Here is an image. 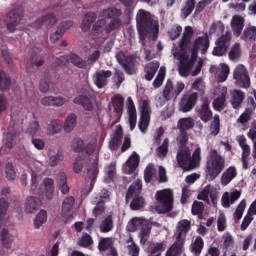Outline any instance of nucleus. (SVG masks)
<instances>
[{
	"label": "nucleus",
	"mask_w": 256,
	"mask_h": 256,
	"mask_svg": "<svg viewBox=\"0 0 256 256\" xmlns=\"http://www.w3.org/2000/svg\"><path fill=\"white\" fill-rule=\"evenodd\" d=\"M23 17H25V12L20 7L13 8L4 16V25L8 33L17 31V26L21 24Z\"/></svg>",
	"instance_id": "0eeeda50"
},
{
	"label": "nucleus",
	"mask_w": 256,
	"mask_h": 256,
	"mask_svg": "<svg viewBox=\"0 0 256 256\" xmlns=\"http://www.w3.org/2000/svg\"><path fill=\"white\" fill-rule=\"evenodd\" d=\"M77 125V115L70 114L66 118V121L64 123V131L66 133H71L73 129H75V126Z\"/></svg>",
	"instance_id": "c03bdc74"
},
{
	"label": "nucleus",
	"mask_w": 256,
	"mask_h": 256,
	"mask_svg": "<svg viewBox=\"0 0 256 256\" xmlns=\"http://www.w3.org/2000/svg\"><path fill=\"white\" fill-rule=\"evenodd\" d=\"M155 166L153 164H148L144 170V181L145 183H151L153 177H155Z\"/></svg>",
	"instance_id": "4d7b16f0"
},
{
	"label": "nucleus",
	"mask_w": 256,
	"mask_h": 256,
	"mask_svg": "<svg viewBox=\"0 0 256 256\" xmlns=\"http://www.w3.org/2000/svg\"><path fill=\"white\" fill-rule=\"evenodd\" d=\"M5 175L7 181H15V177H17V172H15V167L13 163L8 162L5 167Z\"/></svg>",
	"instance_id": "052dcab7"
},
{
	"label": "nucleus",
	"mask_w": 256,
	"mask_h": 256,
	"mask_svg": "<svg viewBox=\"0 0 256 256\" xmlns=\"http://www.w3.org/2000/svg\"><path fill=\"white\" fill-rule=\"evenodd\" d=\"M111 248H113V244L111 243L110 238H101L98 243V249L99 251H109Z\"/></svg>",
	"instance_id": "69168bd1"
},
{
	"label": "nucleus",
	"mask_w": 256,
	"mask_h": 256,
	"mask_svg": "<svg viewBox=\"0 0 256 256\" xmlns=\"http://www.w3.org/2000/svg\"><path fill=\"white\" fill-rule=\"evenodd\" d=\"M156 153L160 159H165L169 153V138H165L163 143L156 149Z\"/></svg>",
	"instance_id": "49530a36"
},
{
	"label": "nucleus",
	"mask_w": 256,
	"mask_h": 256,
	"mask_svg": "<svg viewBox=\"0 0 256 256\" xmlns=\"http://www.w3.org/2000/svg\"><path fill=\"white\" fill-rule=\"evenodd\" d=\"M98 175L99 168L97 167V162H94L87 170V177L90 178L92 187L95 185Z\"/></svg>",
	"instance_id": "de8ad7c7"
},
{
	"label": "nucleus",
	"mask_w": 256,
	"mask_h": 256,
	"mask_svg": "<svg viewBox=\"0 0 256 256\" xmlns=\"http://www.w3.org/2000/svg\"><path fill=\"white\" fill-rule=\"evenodd\" d=\"M197 117L203 121V123H209L213 119V111L209 106V101L204 100L202 104L195 109Z\"/></svg>",
	"instance_id": "2eb2a0df"
},
{
	"label": "nucleus",
	"mask_w": 256,
	"mask_h": 256,
	"mask_svg": "<svg viewBox=\"0 0 256 256\" xmlns=\"http://www.w3.org/2000/svg\"><path fill=\"white\" fill-rule=\"evenodd\" d=\"M195 5H197V1L195 0H186L184 2L183 7L181 8V18L182 19H187V17H189V15H191V13H193V11H195Z\"/></svg>",
	"instance_id": "f704fd0d"
},
{
	"label": "nucleus",
	"mask_w": 256,
	"mask_h": 256,
	"mask_svg": "<svg viewBox=\"0 0 256 256\" xmlns=\"http://www.w3.org/2000/svg\"><path fill=\"white\" fill-rule=\"evenodd\" d=\"M152 225L150 223L143 224L140 231V243L141 245H145L147 241H149V237L151 235Z\"/></svg>",
	"instance_id": "79ce46f5"
},
{
	"label": "nucleus",
	"mask_w": 256,
	"mask_h": 256,
	"mask_svg": "<svg viewBox=\"0 0 256 256\" xmlns=\"http://www.w3.org/2000/svg\"><path fill=\"white\" fill-rule=\"evenodd\" d=\"M69 59L75 67H78V69H87V61L83 60L79 55L71 54Z\"/></svg>",
	"instance_id": "8fccbe9b"
},
{
	"label": "nucleus",
	"mask_w": 256,
	"mask_h": 256,
	"mask_svg": "<svg viewBox=\"0 0 256 256\" xmlns=\"http://www.w3.org/2000/svg\"><path fill=\"white\" fill-rule=\"evenodd\" d=\"M122 141H123V127H121V125H118L109 143V147L111 151H117Z\"/></svg>",
	"instance_id": "aec40b11"
},
{
	"label": "nucleus",
	"mask_w": 256,
	"mask_h": 256,
	"mask_svg": "<svg viewBox=\"0 0 256 256\" xmlns=\"http://www.w3.org/2000/svg\"><path fill=\"white\" fill-rule=\"evenodd\" d=\"M233 78L235 80L236 87L241 89H249L251 87V78L249 77V72L242 64L238 65L233 73Z\"/></svg>",
	"instance_id": "9d476101"
},
{
	"label": "nucleus",
	"mask_w": 256,
	"mask_h": 256,
	"mask_svg": "<svg viewBox=\"0 0 256 256\" xmlns=\"http://www.w3.org/2000/svg\"><path fill=\"white\" fill-rule=\"evenodd\" d=\"M41 207V199L30 196L26 199L25 211L26 213H35Z\"/></svg>",
	"instance_id": "c756f323"
},
{
	"label": "nucleus",
	"mask_w": 256,
	"mask_h": 256,
	"mask_svg": "<svg viewBox=\"0 0 256 256\" xmlns=\"http://www.w3.org/2000/svg\"><path fill=\"white\" fill-rule=\"evenodd\" d=\"M205 211V205L203 202L195 200L192 204V215H197L198 219H203V212Z\"/></svg>",
	"instance_id": "a18cd8bd"
},
{
	"label": "nucleus",
	"mask_w": 256,
	"mask_h": 256,
	"mask_svg": "<svg viewBox=\"0 0 256 256\" xmlns=\"http://www.w3.org/2000/svg\"><path fill=\"white\" fill-rule=\"evenodd\" d=\"M242 41L246 43H255L256 41V26L246 27L241 35Z\"/></svg>",
	"instance_id": "473e14b6"
},
{
	"label": "nucleus",
	"mask_w": 256,
	"mask_h": 256,
	"mask_svg": "<svg viewBox=\"0 0 256 256\" xmlns=\"http://www.w3.org/2000/svg\"><path fill=\"white\" fill-rule=\"evenodd\" d=\"M127 111L129 117L130 131H133L137 127V108H135V103L133 98H127Z\"/></svg>",
	"instance_id": "f3484780"
},
{
	"label": "nucleus",
	"mask_w": 256,
	"mask_h": 256,
	"mask_svg": "<svg viewBox=\"0 0 256 256\" xmlns=\"http://www.w3.org/2000/svg\"><path fill=\"white\" fill-rule=\"evenodd\" d=\"M237 177V168L235 166L228 167L221 176V185L226 187V185H229L233 179Z\"/></svg>",
	"instance_id": "b1692460"
},
{
	"label": "nucleus",
	"mask_w": 256,
	"mask_h": 256,
	"mask_svg": "<svg viewBox=\"0 0 256 256\" xmlns=\"http://www.w3.org/2000/svg\"><path fill=\"white\" fill-rule=\"evenodd\" d=\"M116 59L127 75H137V66L141 61L137 53L126 55L125 52L120 51L116 54Z\"/></svg>",
	"instance_id": "423d86ee"
},
{
	"label": "nucleus",
	"mask_w": 256,
	"mask_h": 256,
	"mask_svg": "<svg viewBox=\"0 0 256 256\" xmlns=\"http://www.w3.org/2000/svg\"><path fill=\"white\" fill-rule=\"evenodd\" d=\"M63 159H64L63 152L58 151L57 154L49 158L50 167H57V165H59V163H61Z\"/></svg>",
	"instance_id": "338daca9"
},
{
	"label": "nucleus",
	"mask_w": 256,
	"mask_h": 256,
	"mask_svg": "<svg viewBox=\"0 0 256 256\" xmlns=\"http://www.w3.org/2000/svg\"><path fill=\"white\" fill-rule=\"evenodd\" d=\"M173 81L167 80L165 88L163 90V97L165 101H170V99L173 97Z\"/></svg>",
	"instance_id": "e2e57ef3"
},
{
	"label": "nucleus",
	"mask_w": 256,
	"mask_h": 256,
	"mask_svg": "<svg viewBox=\"0 0 256 256\" xmlns=\"http://www.w3.org/2000/svg\"><path fill=\"white\" fill-rule=\"evenodd\" d=\"M61 131V121L59 120H52L51 123L48 125L47 133L49 135H56Z\"/></svg>",
	"instance_id": "680f3d73"
},
{
	"label": "nucleus",
	"mask_w": 256,
	"mask_h": 256,
	"mask_svg": "<svg viewBox=\"0 0 256 256\" xmlns=\"http://www.w3.org/2000/svg\"><path fill=\"white\" fill-rule=\"evenodd\" d=\"M56 185L62 195H69V185H67V174L59 172L56 176Z\"/></svg>",
	"instance_id": "5701e85b"
},
{
	"label": "nucleus",
	"mask_w": 256,
	"mask_h": 256,
	"mask_svg": "<svg viewBox=\"0 0 256 256\" xmlns=\"http://www.w3.org/2000/svg\"><path fill=\"white\" fill-rule=\"evenodd\" d=\"M97 21V13L95 12H88L84 15V18L81 23V29L85 33L91 29V25Z\"/></svg>",
	"instance_id": "c85d7f7f"
},
{
	"label": "nucleus",
	"mask_w": 256,
	"mask_h": 256,
	"mask_svg": "<svg viewBox=\"0 0 256 256\" xmlns=\"http://www.w3.org/2000/svg\"><path fill=\"white\" fill-rule=\"evenodd\" d=\"M159 70V63L157 61H152L148 63L145 68V79L146 81H153V78L157 74V71Z\"/></svg>",
	"instance_id": "7c9ffc66"
},
{
	"label": "nucleus",
	"mask_w": 256,
	"mask_h": 256,
	"mask_svg": "<svg viewBox=\"0 0 256 256\" xmlns=\"http://www.w3.org/2000/svg\"><path fill=\"white\" fill-rule=\"evenodd\" d=\"M113 75V72L111 70H101L96 73V76L94 77V85L98 87V89H103L104 87H107V79Z\"/></svg>",
	"instance_id": "a211bd4d"
},
{
	"label": "nucleus",
	"mask_w": 256,
	"mask_h": 256,
	"mask_svg": "<svg viewBox=\"0 0 256 256\" xmlns=\"http://www.w3.org/2000/svg\"><path fill=\"white\" fill-rule=\"evenodd\" d=\"M225 170V157L221 156L215 149H211L206 161V178L215 181Z\"/></svg>",
	"instance_id": "20e7f679"
},
{
	"label": "nucleus",
	"mask_w": 256,
	"mask_h": 256,
	"mask_svg": "<svg viewBox=\"0 0 256 256\" xmlns=\"http://www.w3.org/2000/svg\"><path fill=\"white\" fill-rule=\"evenodd\" d=\"M165 251V244L163 242L153 244L150 246L148 255L149 256H161V253Z\"/></svg>",
	"instance_id": "864d4df0"
},
{
	"label": "nucleus",
	"mask_w": 256,
	"mask_h": 256,
	"mask_svg": "<svg viewBox=\"0 0 256 256\" xmlns=\"http://www.w3.org/2000/svg\"><path fill=\"white\" fill-rule=\"evenodd\" d=\"M139 162H140L139 154H137V152H133L131 156L128 158V160L126 161V167L128 168L126 173L128 175H131V173H135V171L139 167Z\"/></svg>",
	"instance_id": "cd10ccee"
},
{
	"label": "nucleus",
	"mask_w": 256,
	"mask_h": 256,
	"mask_svg": "<svg viewBox=\"0 0 256 256\" xmlns=\"http://www.w3.org/2000/svg\"><path fill=\"white\" fill-rule=\"evenodd\" d=\"M151 105L149 104V100H143L141 106V114L138 122V129L145 135L147 133V129H149V123H151Z\"/></svg>",
	"instance_id": "9b49d317"
},
{
	"label": "nucleus",
	"mask_w": 256,
	"mask_h": 256,
	"mask_svg": "<svg viewBox=\"0 0 256 256\" xmlns=\"http://www.w3.org/2000/svg\"><path fill=\"white\" fill-rule=\"evenodd\" d=\"M9 209V201L5 197L0 198V225L5 221L7 217V211Z\"/></svg>",
	"instance_id": "603ef678"
},
{
	"label": "nucleus",
	"mask_w": 256,
	"mask_h": 256,
	"mask_svg": "<svg viewBox=\"0 0 256 256\" xmlns=\"http://www.w3.org/2000/svg\"><path fill=\"white\" fill-rule=\"evenodd\" d=\"M209 127L211 135H219V131H221V117L219 114H215L214 117L212 116V121Z\"/></svg>",
	"instance_id": "ea45409f"
},
{
	"label": "nucleus",
	"mask_w": 256,
	"mask_h": 256,
	"mask_svg": "<svg viewBox=\"0 0 256 256\" xmlns=\"http://www.w3.org/2000/svg\"><path fill=\"white\" fill-rule=\"evenodd\" d=\"M73 103L75 105H81L85 111L91 112L93 111V102H91V98L87 95H79L73 99Z\"/></svg>",
	"instance_id": "393cba45"
},
{
	"label": "nucleus",
	"mask_w": 256,
	"mask_h": 256,
	"mask_svg": "<svg viewBox=\"0 0 256 256\" xmlns=\"http://www.w3.org/2000/svg\"><path fill=\"white\" fill-rule=\"evenodd\" d=\"M242 50H241V44L239 42H236L230 49L228 53V59L233 62L239 61L241 59Z\"/></svg>",
	"instance_id": "4c0bfd02"
},
{
	"label": "nucleus",
	"mask_w": 256,
	"mask_h": 256,
	"mask_svg": "<svg viewBox=\"0 0 256 256\" xmlns=\"http://www.w3.org/2000/svg\"><path fill=\"white\" fill-rule=\"evenodd\" d=\"M44 223H47V211L40 210L34 220L35 229H39V227H41Z\"/></svg>",
	"instance_id": "6e6d98bb"
},
{
	"label": "nucleus",
	"mask_w": 256,
	"mask_h": 256,
	"mask_svg": "<svg viewBox=\"0 0 256 256\" xmlns=\"http://www.w3.org/2000/svg\"><path fill=\"white\" fill-rule=\"evenodd\" d=\"M178 149H189L187 147V143H189V133L180 132V134L176 138Z\"/></svg>",
	"instance_id": "3c124183"
},
{
	"label": "nucleus",
	"mask_w": 256,
	"mask_h": 256,
	"mask_svg": "<svg viewBox=\"0 0 256 256\" xmlns=\"http://www.w3.org/2000/svg\"><path fill=\"white\" fill-rule=\"evenodd\" d=\"M253 111L249 108H246L245 111L239 116L237 119V123H240L241 125H245L251 121V114Z\"/></svg>",
	"instance_id": "0e129e2a"
},
{
	"label": "nucleus",
	"mask_w": 256,
	"mask_h": 256,
	"mask_svg": "<svg viewBox=\"0 0 256 256\" xmlns=\"http://www.w3.org/2000/svg\"><path fill=\"white\" fill-rule=\"evenodd\" d=\"M121 15L123 11L117 7H109L103 9L100 12L101 19L94 22L92 26V33L94 35H101L102 33H113L117 29L121 28L123 21L121 20Z\"/></svg>",
	"instance_id": "f257e3e1"
},
{
	"label": "nucleus",
	"mask_w": 256,
	"mask_h": 256,
	"mask_svg": "<svg viewBox=\"0 0 256 256\" xmlns=\"http://www.w3.org/2000/svg\"><path fill=\"white\" fill-rule=\"evenodd\" d=\"M229 73H231V69L229 68V65L225 63L221 64V68L218 74V79L220 83H225V81H227V77H229Z\"/></svg>",
	"instance_id": "bf43d9fd"
},
{
	"label": "nucleus",
	"mask_w": 256,
	"mask_h": 256,
	"mask_svg": "<svg viewBox=\"0 0 256 256\" xmlns=\"http://www.w3.org/2000/svg\"><path fill=\"white\" fill-rule=\"evenodd\" d=\"M245 207H247V201L243 199L235 210L234 223H239V221H241V218L243 217V213L245 212Z\"/></svg>",
	"instance_id": "09e8293b"
},
{
	"label": "nucleus",
	"mask_w": 256,
	"mask_h": 256,
	"mask_svg": "<svg viewBox=\"0 0 256 256\" xmlns=\"http://www.w3.org/2000/svg\"><path fill=\"white\" fill-rule=\"evenodd\" d=\"M155 199L160 205V213H171L173 211V191L169 189L156 192Z\"/></svg>",
	"instance_id": "1a4fd4ad"
},
{
	"label": "nucleus",
	"mask_w": 256,
	"mask_h": 256,
	"mask_svg": "<svg viewBox=\"0 0 256 256\" xmlns=\"http://www.w3.org/2000/svg\"><path fill=\"white\" fill-rule=\"evenodd\" d=\"M233 39V34L226 31L225 34L220 35L215 41V47L212 50V55L214 57H225L229 47H231V40Z\"/></svg>",
	"instance_id": "6e6552de"
},
{
	"label": "nucleus",
	"mask_w": 256,
	"mask_h": 256,
	"mask_svg": "<svg viewBox=\"0 0 256 256\" xmlns=\"http://www.w3.org/2000/svg\"><path fill=\"white\" fill-rule=\"evenodd\" d=\"M245 101V92L242 90H233L230 94V103L233 109H239Z\"/></svg>",
	"instance_id": "4be33fe9"
},
{
	"label": "nucleus",
	"mask_w": 256,
	"mask_h": 256,
	"mask_svg": "<svg viewBox=\"0 0 256 256\" xmlns=\"http://www.w3.org/2000/svg\"><path fill=\"white\" fill-rule=\"evenodd\" d=\"M74 206H75V197L68 196L64 198V200L62 201L61 216L64 218H68L69 213H71Z\"/></svg>",
	"instance_id": "a878e982"
},
{
	"label": "nucleus",
	"mask_w": 256,
	"mask_h": 256,
	"mask_svg": "<svg viewBox=\"0 0 256 256\" xmlns=\"http://www.w3.org/2000/svg\"><path fill=\"white\" fill-rule=\"evenodd\" d=\"M113 216L108 215L100 224V233H109L110 231H113Z\"/></svg>",
	"instance_id": "a19ab883"
},
{
	"label": "nucleus",
	"mask_w": 256,
	"mask_h": 256,
	"mask_svg": "<svg viewBox=\"0 0 256 256\" xmlns=\"http://www.w3.org/2000/svg\"><path fill=\"white\" fill-rule=\"evenodd\" d=\"M31 192L33 195H43V190L37 188V174L32 173L31 176Z\"/></svg>",
	"instance_id": "774afa93"
},
{
	"label": "nucleus",
	"mask_w": 256,
	"mask_h": 256,
	"mask_svg": "<svg viewBox=\"0 0 256 256\" xmlns=\"http://www.w3.org/2000/svg\"><path fill=\"white\" fill-rule=\"evenodd\" d=\"M209 45V35L207 33L204 36L196 38L191 48L193 59H195V57H199V51H201L202 55L207 54V51H209Z\"/></svg>",
	"instance_id": "ddd939ff"
},
{
	"label": "nucleus",
	"mask_w": 256,
	"mask_h": 256,
	"mask_svg": "<svg viewBox=\"0 0 256 256\" xmlns=\"http://www.w3.org/2000/svg\"><path fill=\"white\" fill-rule=\"evenodd\" d=\"M176 160L180 169L183 171H193L197 169L201 163V147H197L191 156V149L181 148L178 149Z\"/></svg>",
	"instance_id": "7ed1b4c3"
},
{
	"label": "nucleus",
	"mask_w": 256,
	"mask_h": 256,
	"mask_svg": "<svg viewBox=\"0 0 256 256\" xmlns=\"http://www.w3.org/2000/svg\"><path fill=\"white\" fill-rule=\"evenodd\" d=\"M125 103V99L121 94H116L112 97V105L114 107L115 113L119 115V119H121V115H123V106Z\"/></svg>",
	"instance_id": "72a5a7b5"
},
{
	"label": "nucleus",
	"mask_w": 256,
	"mask_h": 256,
	"mask_svg": "<svg viewBox=\"0 0 256 256\" xmlns=\"http://www.w3.org/2000/svg\"><path fill=\"white\" fill-rule=\"evenodd\" d=\"M13 241H15V236L9 233V229L3 228L1 231V243L4 249H11Z\"/></svg>",
	"instance_id": "2f4dec72"
},
{
	"label": "nucleus",
	"mask_w": 256,
	"mask_h": 256,
	"mask_svg": "<svg viewBox=\"0 0 256 256\" xmlns=\"http://www.w3.org/2000/svg\"><path fill=\"white\" fill-rule=\"evenodd\" d=\"M57 17L53 13L46 14L42 18L35 21V27H46V29H51L53 25H57Z\"/></svg>",
	"instance_id": "6ab92c4d"
},
{
	"label": "nucleus",
	"mask_w": 256,
	"mask_h": 256,
	"mask_svg": "<svg viewBox=\"0 0 256 256\" xmlns=\"http://www.w3.org/2000/svg\"><path fill=\"white\" fill-rule=\"evenodd\" d=\"M142 191L143 181H141L140 179L135 180L128 188L125 201L126 203H129V201H131V211H139L143 209V207H145V198H143V196H140Z\"/></svg>",
	"instance_id": "39448f33"
},
{
	"label": "nucleus",
	"mask_w": 256,
	"mask_h": 256,
	"mask_svg": "<svg viewBox=\"0 0 256 256\" xmlns=\"http://www.w3.org/2000/svg\"><path fill=\"white\" fill-rule=\"evenodd\" d=\"M196 62L197 57L193 58V54H191L190 58L189 56H183L178 66L179 75H181V77H189V75H191L193 67H195Z\"/></svg>",
	"instance_id": "4468645a"
},
{
	"label": "nucleus",
	"mask_w": 256,
	"mask_h": 256,
	"mask_svg": "<svg viewBox=\"0 0 256 256\" xmlns=\"http://www.w3.org/2000/svg\"><path fill=\"white\" fill-rule=\"evenodd\" d=\"M136 25L142 47H145V39L149 33H159V24L153 20V16L147 10L140 9L136 14Z\"/></svg>",
	"instance_id": "f03ea898"
},
{
	"label": "nucleus",
	"mask_w": 256,
	"mask_h": 256,
	"mask_svg": "<svg viewBox=\"0 0 256 256\" xmlns=\"http://www.w3.org/2000/svg\"><path fill=\"white\" fill-rule=\"evenodd\" d=\"M232 33L235 37H241L245 29V18L241 15H234L230 22Z\"/></svg>",
	"instance_id": "dca6fc26"
},
{
	"label": "nucleus",
	"mask_w": 256,
	"mask_h": 256,
	"mask_svg": "<svg viewBox=\"0 0 256 256\" xmlns=\"http://www.w3.org/2000/svg\"><path fill=\"white\" fill-rule=\"evenodd\" d=\"M225 101H226L225 94H222L221 96L214 99L212 103V107L214 111H219V112L223 111V109H225Z\"/></svg>",
	"instance_id": "13d9d810"
},
{
	"label": "nucleus",
	"mask_w": 256,
	"mask_h": 256,
	"mask_svg": "<svg viewBox=\"0 0 256 256\" xmlns=\"http://www.w3.org/2000/svg\"><path fill=\"white\" fill-rule=\"evenodd\" d=\"M197 101H199V93L186 92L180 99L179 111L182 113H189V111H193L195 105H197Z\"/></svg>",
	"instance_id": "f8f14e48"
},
{
	"label": "nucleus",
	"mask_w": 256,
	"mask_h": 256,
	"mask_svg": "<svg viewBox=\"0 0 256 256\" xmlns=\"http://www.w3.org/2000/svg\"><path fill=\"white\" fill-rule=\"evenodd\" d=\"M203 247H205V241L201 236H197L194 242L190 245V251L195 256L201 255L203 251Z\"/></svg>",
	"instance_id": "e433bc0d"
},
{
	"label": "nucleus",
	"mask_w": 256,
	"mask_h": 256,
	"mask_svg": "<svg viewBox=\"0 0 256 256\" xmlns=\"http://www.w3.org/2000/svg\"><path fill=\"white\" fill-rule=\"evenodd\" d=\"M193 127H195V122L191 117L181 118L178 121V129L182 133H187V131L193 129Z\"/></svg>",
	"instance_id": "c9c22d12"
},
{
	"label": "nucleus",
	"mask_w": 256,
	"mask_h": 256,
	"mask_svg": "<svg viewBox=\"0 0 256 256\" xmlns=\"http://www.w3.org/2000/svg\"><path fill=\"white\" fill-rule=\"evenodd\" d=\"M191 230V221L184 219L178 222L176 239L185 241L187 233Z\"/></svg>",
	"instance_id": "412c9836"
},
{
	"label": "nucleus",
	"mask_w": 256,
	"mask_h": 256,
	"mask_svg": "<svg viewBox=\"0 0 256 256\" xmlns=\"http://www.w3.org/2000/svg\"><path fill=\"white\" fill-rule=\"evenodd\" d=\"M183 247H185V240H178V238H176L175 243L167 250L166 256H181Z\"/></svg>",
	"instance_id": "bb28decb"
},
{
	"label": "nucleus",
	"mask_w": 256,
	"mask_h": 256,
	"mask_svg": "<svg viewBox=\"0 0 256 256\" xmlns=\"http://www.w3.org/2000/svg\"><path fill=\"white\" fill-rule=\"evenodd\" d=\"M45 195L47 199H53V193H55V182L51 178H45L43 180Z\"/></svg>",
	"instance_id": "58836bf2"
},
{
	"label": "nucleus",
	"mask_w": 256,
	"mask_h": 256,
	"mask_svg": "<svg viewBox=\"0 0 256 256\" xmlns=\"http://www.w3.org/2000/svg\"><path fill=\"white\" fill-rule=\"evenodd\" d=\"M166 72H167V70L165 69V67H161L159 69L158 74L153 81V87L155 89H159V87H161L163 85V81H165V73Z\"/></svg>",
	"instance_id": "5fc2aeb1"
},
{
	"label": "nucleus",
	"mask_w": 256,
	"mask_h": 256,
	"mask_svg": "<svg viewBox=\"0 0 256 256\" xmlns=\"http://www.w3.org/2000/svg\"><path fill=\"white\" fill-rule=\"evenodd\" d=\"M11 88V77L5 73V71L0 70V91H7Z\"/></svg>",
	"instance_id": "37998d69"
}]
</instances>
